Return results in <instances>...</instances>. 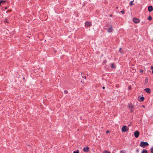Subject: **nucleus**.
<instances>
[{
  "label": "nucleus",
  "mask_w": 153,
  "mask_h": 153,
  "mask_svg": "<svg viewBox=\"0 0 153 153\" xmlns=\"http://www.w3.org/2000/svg\"><path fill=\"white\" fill-rule=\"evenodd\" d=\"M149 145V143L147 142L141 141L140 143V146L142 148H145Z\"/></svg>",
  "instance_id": "nucleus-1"
},
{
  "label": "nucleus",
  "mask_w": 153,
  "mask_h": 153,
  "mask_svg": "<svg viewBox=\"0 0 153 153\" xmlns=\"http://www.w3.org/2000/svg\"><path fill=\"white\" fill-rule=\"evenodd\" d=\"M129 130V128L126 126H123L121 129V131L122 132H126Z\"/></svg>",
  "instance_id": "nucleus-2"
},
{
  "label": "nucleus",
  "mask_w": 153,
  "mask_h": 153,
  "mask_svg": "<svg viewBox=\"0 0 153 153\" xmlns=\"http://www.w3.org/2000/svg\"><path fill=\"white\" fill-rule=\"evenodd\" d=\"M91 22H86L85 23V26L86 28V27H88L91 26Z\"/></svg>",
  "instance_id": "nucleus-3"
},
{
  "label": "nucleus",
  "mask_w": 153,
  "mask_h": 153,
  "mask_svg": "<svg viewBox=\"0 0 153 153\" xmlns=\"http://www.w3.org/2000/svg\"><path fill=\"white\" fill-rule=\"evenodd\" d=\"M134 134L135 137L137 138L139 135L140 133L138 131H136L134 132Z\"/></svg>",
  "instance_id": "nucleus-4"
},
{
  "label": "nucleus",
  "mask_w": 153,
  "mask_h": 153,
  "mask_svg": "<svg viewBox=\"0 0 153 153\" xmlns=\"http://www.w3.org/2000/svg\"><path fill=\"white\" fill-rule=\"evenodd\" d=\"M113 29L112 26L111 25L110 27L107 29V31L108 33H112L113 32Z\"/></svg>",
  "instance_id": "nucleus-5"
},
{
  "label": "nucleus",
  "mask_w": 153,
  "mask_h": 153,
  "mask_svg": "<svg viewBox=\"0 0 153 153\" xmlns=\"http://www.w3.org/2000/svg\"><path fill=\"white\" fill-rule=\"evenodd\" d=\"M133 22L135 23H137L140 22V20L137 18H134L133 19Z\"/></svg>",
  "instance_id": "nucleus-6"
},
{
  "label": "nucleus",
  "mask_w": 153,
  "mask_h": 153,
  "mask_svg": "<svg viewBox=\"0 0 153 153\" xmlns=\"http://www.w3.org/2000/svg\"><path fill=\"white\" fill-rule=\"evenodd\" d=\"M89 148L87 147L83 148V151L85 152H88L89 151Z\"/></svg>",
  "instance_id": "nucleus-7"
},
{
  "label": "nucleus",
  "mask_w": 153,
  "mask_h": 153,
  "mask_svg": "<svg viewBox=\"0 0 153 153\" xmlns=\"http://www.w3.org/2000/svg\"><path fill=\"white\" fill-rule=\"evenodd\" d=\"M128 107L130 109L133 108H134V105L131 103H130L128 104Z\"/></svg>",
  "instance_id": "nucleus-8"
},
{
  "label": "nucleus",
  "mask_w": 153,
  "mask_h": 153,
  "mask_svg": "<svg viewBox=\"0 0 153 153\" xmlns=\"http://www.w3.org/2000/svg\"><path fill=\"white\" fill-rule=\"evenodd\" d=\"M144 90L147 93H150L151 92V90L149 88H145Z\"/></svg>",
  "instance_id": "nucleus-9"
},
{
  "label": "nucleus",
  "mask_w": 153,
  "mask_h": 153,
  "mask_svg": "<svg viewBox=\"0 0 153 153\" xmlns=\"http://www.w3.org/2000/svg\"><path fill=\"white\" fill-rule=\"evenodd\" d=\"M148 10L149 12H151L153 10L152 7L151 6H149L148 7Z\"/></svg>",
  "instance_id": "nucleus-10"
},
{
  "label": "nucleus",
  "mask_w": 153,
  "mask_h": 153,
  "mask_svg": "<svg viewBox=\"0 0 153 153\" xmlns=\"http://www.w3.org/2000/svg\"><path fill=\"white\" fill-rule=\"evenodd\" d=\"M144 99V97H141L139 99V101H140V102H143V101Z\"/></svg>",
  "instance_id": "nucleus-11"
},
{
  "label": "nucleus",
  "mask_w": 153,
  "mask_h": 153,
  "mask_svg": "<svg viewBox=\"0 0 153 153\" xmlns=\"http://www.w3.org/2000/svg\"><path fill=\"white\" fill-rule=\"evenodd\" d=\"M141 153H148V152L147 150L144 149L142 150Z\"/></svg>",
  "instance_id": "nucleus-12"
},
{
  "label": "nucleus",
  "mask_w": 153,
  "mask_h": 153,
  "mask_svg": "<svg viewBox=\"0 0 153 153\" xmlns=\"http://www.w3.org/2000/svg\"><path fill=\"white\" fill-rule=\"evenodd\" d=\"M111 67L112 68H115L116 67L113 63H111Z\"/></svg>",
  "instance_id": "nucleus-13"
},
{
  "label": "nucleus",
  "mask_w": 153,
  "mask_h": 153,
  "mask_svg": "<svg viewBox=\"0 0 153 153\" xmlns=\"http://www.w3.org/2000/svg\"><path fill=\"white\" fill-rule=\"evenodd\" d=\"M152 17L150 16H149V17H148V19L149 21H150L152 20Z\"/></svg>",
  "instance_id": "nucleus-14"
},
{
  "label": "nucleus",
  "mask_w": 153,
  "mask_h": 153,
  "mask_svg": "<svg viewBox=\"0 0 153 153\" xmlns=\"http://www.w3.org/2000/svg\"><path fill=\"white\" fill-rule=\"evenodd\" d=\"M148 82V79L147 78H146L145 79V84H146Z\"/></svg>",
  "instance_id": "nucleus-15"
},
{
  "label": "nucleus",
  "mask_w": 153,
  "mask_h": 153,
  "mask_svg": "<svg viewBox=\"0 0 153 153\" xmlns=\"http://www.w3.org/2000/svg\"><path fill=\"white\" fill-rule=\"evenodd\" d=\"M4 22L5 23H8L9 22H8V21L7 19H5V20L4 21Z\"/></svg>",
  "instance_id": "nucleus-16"
},
{
  "label": "nucleus",
  "mask_w": 153,
  "mask_h": 153,
  "mask_svg": "<svg viewBox=\"0 0 153 153\" xmlns=\"http://www.w3.org/2000/svg\"><path fill=\"white\" fill-rule=\"evenodd\" d=\"M79 150H78L76 151H74L73 152V153H79Z\"/></svg>",
  "instance_id": "nucleus-17"
},
{
  "label": "nucleus",
  "mask_w": 153,
  "mask_h": 153,
  "mask_svg": "<svg viewBox=\"0 0 153 153\" xmlns=\"http://www.w3.org/2000/svg\"><path fill=\"white\" fill-rule=\"evenodd\" d=\"M150 151L151 153H153V147H152L150 149Z\"/></svg>",
  "instance_id": "nucleus-18"
},
{
  "label": "nucleus",
  "mask_w": 153,
  "mask_h": 153,
  "mask_svg": "<svg viewBox=\"0 0 153 153\" xmlns=\"http://www.w3.org/2000/svg\"><path fill=\"white\" fill-rule=\"evenodd\" d=\"M103 153H111L110 152H108L107 151H105L103 152Z\"/></svg>",
  "instance_id": "nucleus-19"
},
{
  "label": "nucleus",
  "mask_w": 153,
  "mask_h": 153,
  "mask_svg": "<svg viewBox=\"0 0 153 153\" xmlns=\"http://www.w3.org/2000/svg\"><path fill=\"white\" fill-rule=\"evenodd\" d=\"M12 11V10H7V11H6V13H8L9 12H11Z\"/></svg>",
  "instance_id": "nucleus-20"
},
{
  "label": "nucleus",
  "mask_w": 153,
  "mask_h": 153,
  "mask_svg": "<svg viewBox=\"0 0 153 153\" xmlns=\"http://www.w3.org/2000/svg\"><path fill=\"white\" fill-rule=\"evenodd\" d=\"M64 93H65V94H67L68 93V91H67V90H65V91H64Z\"/></svg>",
  "instance_id": "nucleus-21"
},
{
  "label": "nucleus",
  "mask_w": 153,
  "mask_h": 153,
  "mask_svg": "<svg viewBox=\"0 0 153 153\" xmlns=\"http://www.w3.org/2000/svg\"><path fill=\"white\" fill-rule=\"evenodd\" d=\"M133 1H131V2H130V5L131 6L133 4L132 2Z\"/></svg>",
  "instance_id": "nucleus-22"
},
{
  "label": "nucleus",
  "mask_w": 153,
  "mask_h": 153,
  "mask_svg": "<svg viewBox=\"0 0 153 153\" xmlns=\"http://www.w3.org/2000/svg\"><path fill=\"white\" fill-rule=\"evenodd\" d=\"M121 49H121V48H120V49H119V51H120V52L121 53H123V52H122V51H121Z\"/></svg>",
  "instance_id": "nucleus-23"
},
{
  "label": "nucleus",
  "mask_w": 153,
  "mask_h": 153,
  "mask_svg": "<svg viewBox=\"0 0 153 153\" xmlns=\"http://www.w3.org/2000/svg\"><path fill=\"white\" fill-rule=\"evenodd\" d=\"M131 85L129 86L128 88V90H131Z\"/></svg>",
  "instance_id": "nucleus-24"
},
{
  "label": "nucleus",
  "mask_w": 153,
  "mask_h": 153,
  "mask_svg": "<svg viewBox=\"0 0 153 153\" xmlns=\"http://www.w3.org/2000/svg\"><path fill=\"white\" fill-rule=\"evenodd\" d=\"M120 153H125V151L124 150H122L120 152Z\"/></svg>",
  "instance_id": "nucleus-25"
},
{
  "label": "nucleus",
  "mask_w": 153,
  "mask_h": 153,
  "mask_svg": "<svg viewBox=\"0 0 153 153\" xmlns=\"http://www.w3.org/2000/svg\"><path fill=\"white\" fill-rule=\"evenodd\" d=\"M121 12L123 14H124L125 13V12H124V10H123L122 11H121Z\"/></svg>",
  "instance_id": "nucleus-26"
},
{
  "label": "nucleus",
  "mask_w": 153,
  "mask_h": 153,
  "mask_svg": "<svg viewBox=\"0 0 153 153\" xmlns=\"http://www.w3.org/2000/svg\"><path fill=\"white\" fill-rule=\"evenodd\" d=\"M2 2H4V1L2 0L0 1V5H1V4H2Z\"/></svg>",
  "instance_id": "nucleus-27"
},
{
  "label": "nucleus",
  "mask_w": 153,
  "mask_h": 153,
  "mask_svg": "<svg viewBox=\"0 0 153 153\" xmlns=\"http://www.w3.org/2000/svg\"><path fill=\"white\" fill-rule=\"evenodd\" d=\"M109 132H110V131H109V130H107L106 131V133L107 134V133H109Z\"/></svg>",
  "instance_id": "nucleus-28"
},
{
  "label": "nucleus",
  "mask_w": 153,
  "mask_h": 153,
  "mask_svg": "<svg viewBox=\"0 0 153 153\" xmlns=\"http://www.w3.org/2000/svg\"><path fill=\"white\" fill-rule=\"evenodd\" d=\"M4 1V2H2V4H4L5 3V1Z\"/></svg>",
  "instance_id": "nucleus-29"
},
{
  "label": "nucleus",
  "mask_w": 153,
  "mask_h": 153,
  "mask_svg": "<svg viewBox=\"0 0 153 153\" xmlns=\"http://www.w3.org/2000/svg\"><path fill=\"white\" fill-rule=\"evenodd\" d=\"M130 111L131 112H132L133 111L131 109Z\"/></svg>",
  "instance_id": "nucleus-30"
},
{
  "label": "nucleus",
  "mask_w": 153,
  "mask_h": 153,
  "mask_svg": "<svg viewBox=\"0 0 153 153\" xmlns=\"http://www.w3.org/2000/svg\"><path fill=\"white\" fill-rule=\"evenodd\" d=\"M106 60H105V61H104L103 62V63H106Z\"/></svg>",
  "instance_id": "nucleus-31"
},
{
  "label": "nucleus",
  "mask_w": 153,
  "mask_h": 153,
  "mask_svg": "<svg viewBox=\"0 0 153 153\" xmlns=\"http://www.w3.org/2000/svg\"><path fill=\"white\" fill-rule=\"evenodd\" d=\"M151 68L152 69H153V66H152L151 67Z\"/></svg>",
  "instance_id": "nucleus-32"
},
{
  "label": "nucleus",
  "mask_w": 153,
  "mask_h": 153,
  "mask_svg": "<svg viewBox=\"0 0 153 153\" xmlns=\"http://www.w3.org/2000/svg\"><path fill=\"white\" fill-rule=\"evenodd\" d=\"M105 87L104 86H103V87H102V88H103V89H105Z\"/></svg>",
  "instance_id": "nucleus-33"
},
{
  "label": "nucleus",
  "mask_w": 153,
  "mask_h": 153,
  "mask_svg": "<svg viewBox=\"0 0 153 153\" xmlns=\"http://www.w3.org/2000/svg\"><path fill=\"white\" fill-rule=\"evenodd\" d=\"M84 78H85V79H86V77L85 76V77H84Z\"/></svg>",
  "instance_id": "nucleus-34"
},
{
  "label": "nucleus",
  "mask_w": 153,
  "mask_h": 153,
  "mask_svg": "<svg viewBox=\"0 0 153 153\" xmlns=\"http://www.w3.org/2000/svg\"><path fill=\"white\" fill-rule=\"evenodd\" d=\"M5 9H7V7H5Z\"/></svg>",
  "instance_id": "nucleus-35"
},
{
  "label": "nucleus",
  "mask_w": 153,
  "mask_h": 153,
  "mask_svg": "<svg viewBox=\"0 0 153 153\" xmlns=\"http://www.w3.org/2000/svg\"><path fill=\"white\" fill-rule=\"evenodd\" d=\"M152 73L153 74V70H152Z\"/></svg>",
  "instance_id": "nucleus-36"
},
{
  "label": "nucleus",
  "mask_w": 153,
  "mask_h": 153,
  "mask_svg": "<svg viewBox=\"0 0 153 153\" xmlns=\"http://www.w3.org/2000/svg\"><path fill=\"white\" fill-rule=\"evenodd\" d=\"M110 16H112V15H110Z\"/></svg>",
  "instance_id": "nucleus-37"
},
{
  "label": "nucleus",
  "mask_w": 153,
  "mask_h": 153,
  "mask_svg": "<svg viewBox=\"0 0 153 153\" xmlns=\"http://www.w3.org/2000/svg\"><path fill=\"white\" fill-rule=\"evenodd\" d=\"M152 40H153V39H152Z\"/></svg>",
  "instance_id": "nucleus-38"
}]
</instances>
